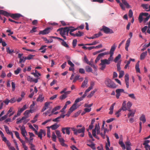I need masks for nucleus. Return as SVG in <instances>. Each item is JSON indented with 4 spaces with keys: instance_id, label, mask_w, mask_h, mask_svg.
Here are the masks:
<instances>
[{
    "instance_id": "cd10ccee",
    "label": "nucleus",
    "mask_w": 150,
    "mask_h": 150,
    "mask_svg": "<svg viewBox=\"0 0 150 150\" xmlns=\"http://www.w3.org/2000/svg\"><path fill=\"white\" fill-rule=\"evenodd\" d=\"M140 120L142 121L143 123H144L146 122V119L145 118V115H142V116L139 118Z\"/></svg>"
},
{
    "instance_id": "49530a36",
    "label": "nucleus",
    "mask_w": 150,
    "mask_h": 150,
    "mask_svg": "<svg viewBox=\"0 0 150 150\" xmlns=\"http://www.w3.org/2000/svg\"><path fill=\"white\" fill-rule=\"evenodd\" d=\"M83 100L82 98H81V97L79 98H78L75 100L74 103L76 105V104L78 103Z\"/></svg>"
},
{
    "instance_id": "8fccbe9b",
    "label": "nucleus",
    "mask_w": 150,
    "mask_h": 150,
    "mask_svg": "<svg viewBox=\"0 0 150 150\" xmlns=\"http://www.w3.org/2000/svg\"><path fill=\"white\" fill-rule=\"evenodd\" d=\"M128 96L134 100H136V98L134 93L128 94Z\"/></svg>"
},
{
    "instance_id": "9d476101",
    "label": "nucleus",
    "mask_w": 150,
    "mask_h": 150,
    "mask_svg": "<svg viewBox=\"0 0 150 150\" xmlns=\"http://www.w3.org/2000/svg\"><path fill=\"white\" fill-rule=\"evenodd\" d=\"M21 133L23 136L24 137L25 140H28V138L26 137L27 133L25 129V127L24 126H22L21 128Z\"/></svg>"
},
{
    "instance_id": "e2e57ef3",
    "label": "nucleus",
    "mask_w": 150,
    "mask_h": 150,
    "mask_svg": "<svg viewBox=\"0 0 150 150\" xmlns=\"http://www.w3.org/2000/svg\"><path fill=\"white\" fill-rule=\"evenodd\" d=\"M150 141L149 140H145L144 141L143 145L145 146H147L149 145L148 144L149 143Z\"/></svg>"
},
{
    "instance_id": "c9c22d12",
    "label": "nucleus",
    "mask_w": 150,
    "mask_h": 150,
    "mask_svg": "<svg viewBox=\"0 0 150 150\" xmlns=\"http://www.w3.org/2000/svg\"><path fill=\"white\" fill-rule=\"evenodd\" d=\"M85 69L86 71L88 72H92V68L88 66L86 67Z\"/></svg>"
},
{
    "instance_id": "338daca9",
    "label": "nucleus",
    "mask_w": 150,
    "mask_h": 150,
    "mask_svg": "<svg viewBox=\"0 0 150 150\" xmlns=\"http://www.w3.org/2000/svg\"><path fill=\"white\" fill-rule=\"evenodd\" d=\"M34 55L30 54L27 57H26V59L30 60L32 59Z\"/></svg>"
},
{
    "instance_id": "a19ab883",
    "label": "nucleus",
    "mask_w": 150,
    "mask_h": 150,
    "mask_svg": "<svg viewBox=\"0 0 150 150\" xmlns=\"http://www.w3.org/2000/svg\"><path fill=\"white\" fill-rule=\"evenodd\" d=\"M61 44L63 46L66 48H69V45L65 41H64V40L62 42Z\"/></svg>"
},
{
    "instance_id": "bf43d9fd",
    "label": "nucleus",
    "mask_w": 150,
    "mask_h": 150,
    "mask_svg": "<svg viewBox=\"0 0 150 150\" xmlns=\"http://www.w3.org/2000/svg\"><path fill=\"white\" fill-rule=\"evenodd\" d=\"M125 81H129V75L128 74H126L125 76Z\"/></svg>"
},
{
    "instance_id": "4c0bfd02",
    "label": "nucleus",
    "mask_w": 150,
    "mask_h": 150,
    "mask_svg": "<svg viewBox=\"0 0 150 150\" xmlns=\"http://www.w3.org/2000/svg\"><path fill=\"white\" fill-rule=\"evenodd\" d=\"M52 140L55 142L56 140V138H57V136L55 135V133L54 132H52Z\"/></svg>"
},
{
    "instance_id": "2f4dec72",
    "label": "nucleus",
    "mask_w": 150,
    "mask_h": 150,
    "mask_svg": "<svg viewBox=\"0 0 150 150\" xmlns=\"http://www.w3.org/2000/svg\"><path fill=\"white\" fill-rule=\"evenodd\" d=\"M88 80L86 78H85L81 85V87L83 88L85 87L88 83Z\"/></svg>"
},
{
    "instance_id": "a878e982",
    "label": "nucleus",
    "mask_w": 150,
    "mask_h": 150,
    "mask_svg": "<svg viewBox=\"0 0 150 150\" xmlns=\"http://www.w3.org/2000/svg\"><path fill=\"white\" fill-rule=\"evenodd\" d=\"M0 134L2 138V140L3 141H4L5 142H7L8 140H7L6 138L4 137L3 132L1 130H0Z\"/></svg>"
},
{
    "instance_id": "052dcab7",
    "label": "nucleus",
    "mask_w": 150,
    "mask_h": 150,
    "mask_svg": "<svg viewBox=\"0 0 150 150\" xmlns=\"http://www.w3.org/2000/svg\"><path fill=\"white\" fill-rule=\"evenodd\" d=\"M83 33L82 32H81L80 31L78 32V33H76V35L77 37H80L82 36L83 35Z\"/></svg>"
},
{
    "instance_id": "6e6d98bb",
    "label": "nucleus",
    "mask_w": 150,
    "mask_h": 150,
    "mask_svg": "<svg viewBox=\"0 0 150 150\" xmlns=\"http://www.w3.org/2000/svg\"><path fill=\"white\" fill-rule=\"evenodd\" d=\"M11 86L12 88V90L13 91H14L16 87V84L15 83L13 82H12L11 83Z\"/></svg>"
},
{
    "instance_id": "0eeeda50",
    "label": "nucleus",
    "mask_w": 150,
    "mask_h": 150,
    "mask_svg": "<svg viewBox=\"0 0 150 150\" xmlns=\"http://www.w3.org/2000/svg\"><path fill=\"white\" fill-rule=\"evenodd\" d=\"M101 30L103 31L106 34H111L114 33L112 29L105 26H103V28Z\"/></svg>"
},
{
    "instance_id": "603ef678",
    "label": "nucleus",
    "mask_w": 150,
    "mask_h": 150,
    "mask_svg": "<svg viewBox=\"0 0 150 150\" xmlns=\"http://www.w3.org/2000/svg\"><path fill=\"white\" fill-rule=\"evenodd\" d=\"M143 16V15H142V13H141L139 14V20L140 23H141L143 21V18H142Z\"/></svg>"
},
{
    "instance_id": "6e6552de",
    "label": "nucleus",
    "mask_w": 150,
    "mask_h": 150,
    "mask_svg": "<svg viewBox=\"0 0 150 150\" xmlns=\"http://www.w3.org/2000/svg\"><path fill=\"white\" fill-rule=\"evenodd\" d=\"M68 27H65L64 28H60L57 30V31H59L60 34L61 35H66Z\"/></svg>"
},
{
    "instance_id": "4468645a",
    "label": "nucleus",
    "mask_w": 150,
    "mask_h": 150,
    "mask_svg": "<svg viewBox=\"0 0 150 150\" xmlns=\"http://www.w3.org/2000/svg\"><path fill=\"white\" fill-rule=\"evenodd\" d=\"M11 17L15 20H17L21 17L22 16V15L20 14L16 13L13 14L10 16Z\"/></svg>"
},
{
    "instance_id": "ea45409f",
    "label": "nucleus",
    "mask_w": 150,
    "mask_h": 150,
    "mask_svg": "<svg viewBox=\"0 0 150 150\" xmlns=\"http://www.w3.org/2000/svg\"><path fill=\"white\" fill-rule=\"evenodd\" d=\"M121 57V55L120 54H119L115 58V59H114V62H115L117 63L118 61L120 59Z\"/></svg>"
},
{
    "instance_id": "20e7f679",
    "label": "nucleus",
    "mask_w": 150,
    "mask_h": 150,
    "mask_svg": "<svg viewBox=\"0 0 150 150\" xmlns=\"http://www.w3.org/2000/svg\"><path fill=\"white\" fill-rule=\"evenodd\" d=\"M100 61L101 62L100 65L101 66L100 69L102 70H104L105 69L106 65H109L110 64L107 59H101Z\"/></svg>"
},
{
    "instance_id": "1a4fd4ad",
    "label": "nucleus",
    "mask_w": 150,
    "mask_h": 150,
    "mask_svg": "<svg viewBox=\"0 0 150 150\" xmlns=\"http://www.w3.org/2000/svg\"><path fill=\"white\" fill-rule=\"evenodd\" d=\"M85 130V128L84 127H82V128L81 129H77L76 131V135H77L78 134V133H81L80 136L81 137H83L84 136V132Z\"/></svg>"
},
{
    "instance_id": "0e129e2a",
    "label": "nucleus",
    "mask_w": 150,
    "mask_h": 150,
    "mask_svg": "<svg viewBox=\"0 0 150 150\" xmlns=\"http://www.w3.org/2000/svg\"><path fill=\"white\" fill-rule=\"evenodd\" d=\"M133 14V12L131 9L129 10V18H131L132 17Z\"/></svg>"
},
{
    "instance_id": "4be33fe9",
    "label": "nucleus",
    "mask_w": 150,
    "mask_h": 150,
    "mask_svg": "<svg viewBox=\"0 0 150 150\" xmlns=\"http://www.w3.org/2000/svg\"><path fill=\"white\" fill-rule=\"evenodd\" d=\"M115 104V103H114L109 108L110 112H109V114L110 115H112L113 113L114 107Z\"/></svg>"
},
{
    "instance_id": "c85d7f7f",
    "label": "nucleus",
    "mask_w": 150,
    "mask_h": 150,
    "mask_svg": "<svg viewBox=\"0 0 150 150\" xmlns=\"http://www.w3.org/2000/svg\"><path fill=\"white\" fill-rule=\"evenodd\" d=\"M122 1L123 4L126 6L127 8H129L131 7L130 6L126 0H122Z\"/></svg>"
},
{
    "instance_id": "de8ad7c7",
    "label": "nucleus",
    "mask_w": 150,
    "mask_h": 150,
    "mask_svg": "<svg viewBox=\"0 0 150 150\" xmlns=\"http://www.w3.org/2000/svg\"><path fill=\"white\" fill-rule=\"evenodd\" d=\"M124 72L123 71H119V77L120 78L124 76Z\"/></svg>"
},
{
    "instance_id": "e433bc0d",
    "label": "nucleus",
    "mask_w": 150,
    "mask_h": 150,
    "mask_svg": "<svg viewBox=\"0 0 150 150\" xmlns=\"http://www.w3.org/2000/svg\"><path fill=\"white\" fill-rule=\"evenodd\" d=\"M126 102L125 101L123 102L122 107L121 108L122 109L123 111H125L127 110V107H126Z\"/></svg>"
},
{
    "instance_id": "ddd939ff",
    "label": "nucleus",
    "mask_w": 150,
    "mask_h": 150,
    "mask_svg": "<svg viewBox=\"0 0 150 150\" xmlns=\"http://www.w3.org/2000/svg\"><path fill=\"white\" fill-rule=\"evenodd\" d=\"M70 129L69 127H63L62 128V130L63 134H65L66 132L67 134L69 135L70 134Z\"/></svg>"
},
{
    "instance_id": "79ce46f5",
    "label": "nucleus",
    "mask_w": 150,
    "mask_h": 150,
    "mask_svg": "<svg viewBox=\"0 0 150 150\" xmlns=\"http://www.w3.org/2000/svg\"><path fill=\"white\" fill-rule=\"evenodd\" d=\"M55 132L58 139L61 138L62 135L60 131L58 130H56Z\"/></svg>"
},
{
    "instance_id": "7c9ffc66",
    "label": "nucleus",
    "mask_w": 150,
    "mask_h": 150,
    "mask_svg": "<svg viewBox=\"0 0 150 150\" xmlns=\"http://www.w3.org/2000/svg\"><path fill=\"white\" fill-rule=\"evenodd\" d=\"M42 131H43V129H40L37 135L38 137H39L41 140L42 139Z\"/></svg>"
},
{
    "instance_id": "aec40b11",
    "label": "nucleus",
    "mask_w": 150,
    "mask_h": 150,
    "mask_svg": "<svg viewBox=\"0 0 150 150\" xmlns=\"http://www.w3.org/2000/svg\"><path fill=\"white\" fill-rule=\"evenodd\" d=\"M65 115H61L60 116L57 117L53 119L52 120L53 121L55 122H58L59 121V119L61 118H64L65 116Z\"/></svg>"
},
{
    "instance_id": "5701e85b",
    "label": "nucleus",
    "mask_w": 150,
    "mask_h": 150,
    "mask_svg": "<svg viewBox=\"0 0 150 150\" xmlns=\"http://www.w3.org/2000/svg\"><path fill=\"white\" fill-rule=\"evenodd\" d=\"M0 14H2L6 16H10L9 13L3 10H0Z\"/></svg>"
},
{
    "instance_id": "412c9836",
    "label": "nucleus",
    "mask_w": 150,
    "mask_h": 150,
    "mask_svg": "<svg viewBox=\"0 0 150 150\" xmlns=\"http://www.w3.org/2000/svg\"><path fill=\"white\" fill-rule=\"evenodd\" d=\"M44 97L43 96L42 94H40L39 95L37 99V101L38 102H42L44 100Z\"/></svg>"
},
{
    "instance_id": "774afa93",
    "label": "nucleus",
    "mask_w": 150,
    "mask_h": 150,
    "mask_svg": "<svg viewBox=\"0 0 150 150\" xmlns=\"http://www.w3.org/2000/svg\"><path fill=\"white\" fill-rule=\"evenodd\" d=\"M132 105V103L130 102H128L127 104V108H130Z\"/></svg>"
},
{
    "instance_id": "09e8293b",
    "label": "nucleus",
    "mask_w": 150,
    "mask_h": 150,
    "mask_svg": "<svg viewBox=\"0 0 150 150\" xmlns=\"http://www.w3.org/2000/svg\"><path fill=\"white\" fill-rule=\"evenodd\" d=\"M21 71V69L20 68H18L16 70L14 71V74L16 75H17Z\"/></svg>"
},
{
    "instance_id": "3c124183",
    "label": "nucleus",
    "mask_w": 150,
    "mask_h": 150,
    "mask_svg": "<svg viewBox=\"0 0 150 150\" xmlns=\"http://www.w3.org/2000/svg\"><path fill=\"white\" fill-rule=\"evenodd\" d=\"M27 108V106L26 105H25L23 106V107L19 109L22 112L24 110H25Z\"/></svg>"
},
{
    "instance_id": "69168bd1",
    "label": "nucleus",
    "mask_w": 150,
    "mask_h": 150,
    "mask_svg": "<svg viewBox=\"0 0 150 150\" xmlns=\"http://www.w3.org/2000/svg\"><path fill=\"white\" fill-rule=\"evenodd\" d=\"M30 112L29 110H26L25 112H24V115L26 116V117H28V116L29 114H30Z\"/></svg>"
},
{
    "instance_id": "2eb2a0df",
    "label": "nucleus",
    "mask_w": 150,
    "mask_h": 150,
    "mask_svg": "<svg viewBox=\"0 0 150 150\" xmlns=\"http://www.w3.org/2000/svg\"><path fill=\"white\" fill-rule=\"evenodd\" d=\"M119 144L120 145V146L122 147L123 150H125L126 149L125 145L123 142L122 137V136H121V137H120V139L119 142Z\"/></svg>"
},
{
    "instance_id": "f3484780",
    "label": "nucleus",
    "mask_w": 150,
    "mask_h": 150,
    "mask_svg": "<svg viewBox=\"0 0 150 150\" xmlns=\"http://www.w3.org/2000/svg\"><path fill=\"white\" fill-rule=\"evenodd\" d=\"M59 126V125H58L57 123H55L50 127H47V128H51L52 130H54L57 129Z\"/></svg>"
},
{
    "instance_id": "f03ea898",
    "label": "nucleus",
    "mask_w": 150,
    "mask_h": 150,
    "mask_svg": "<svg viewBox=\"0 0 150 150\" xmlns=\"http://www.w3.org/2000/svg\"><path fill=\"white\" fill-rule=\"evenodd\" d=\"M105 83L106 86L108 87L112 88H115L117 87V86L115 83L108 78L106 79Z\"/></svg>"
},
{
    "instance_id": "473e14b6",
    "label": "nucleus",
    "mask_w": 150,
    "mask_h": 150,
    "mask_svg": "<svg viewBox=\"0 0 150 150\" xmlns=\"http://www.w3.org/2000/svg\"><path fill=\"white\" fill-rule=\"evenodd\" d=\"M142 6L144 9L146 11H149V6L147 4H142Z\"/></svg>"
},
{
    "instance_id": "b1692460",
    "label": "nucleus",
    "mask_w": 150,
    "mask_h": 150,
    "mask_svg": "<svg viewBox=\"0 0 150 150\" xmlns=\"http://www.w3.org/2000/svg\"><path fill=\"white\" fill-rule=\"evenodd\" d=\"M77 108L76 105L74 104L69 108V111L71 112L76 110Z\"/></svg>"
},
{
    "instance_id": "4d7b16f0",
    "label": "nucleus",
    "mask_w": 150,
    "mask_h": 150,
    "mask_svg": "<svg viewBox=\"0 0 150 150\" xmlns=\"http://www.w3.org/2000/svg\"><path fill=\"white\" fill-rule=\"evenodd\" d=\"M77 42V40L76 39H74L73 40L72 45L73 47L74 48L76 46Z\"/></svg>"
},
{
    "instance_id": "c756f323",
    "label": "nucleus",
    "mask_w": 150,
    "mask_h": 150,
    "mask_svg": "<svg viewBox=\"0 0 150 150\" xmlns=\"http://www.w3.org/2000/svg\"><path fill=\"white\" fill-rule=\"evenodd\" d=\"M135 110L132 111L130 112H129L128 115L127 116L128 118H129L130 117H134L135 113Z\"/></svg>"
},
{
    "instance_id": "a211bd4d",
    "label": "nucleus",
    "mask_w": 150,
    "mask_h": 150,
    "mask_svg": "<svg viewBox=\"0 0 150 150\" xmlns=\"http://www.w3.org/2000/svg\"><path fill=\"white\" fill-rule=\"evenodd\" d=\"M51 103H50L49 102H46L44 106L42 108L41 110V112H43L44 111H45L46 109L48 108V106Z\"/></svg>"
},
{
    "instance_id": "f704fd0d",
    "label": "nucleus",
    "mask_w": 150,
    "mask_h": 150,
    "mask_svg": "<svg viewBox=\"0 0 150 150\" xmlns=\"http://www.w3.org/2000/svg\"><path fill=\"white\" fill-rule=\"evenodd\" d=\"M20 141L22 143L24 149L28 148V147L25 145V142L24 140L22 139H20Z\"/></svg>"
},
{
    "instance_id": "5fc2aeb1",
    "label": "nucleus",
    "mask_w": 150,
    "mask_h": 150,
    "mask_svg": "<svg viewBox=\"0 0 150 150\" xmlns=\"http://www.w3.org/2000/svg\"><path fill=\"white\" fill-rule=\"evenodd\" d=\"M14 133L16 135V137L19 140H20V139H21L20 138V137L19 136V133L17 131H14Z\"/></svg>"
},
{
    "instance_id": "58836bf2",
    "label": "nucleus",
    "mask_w": 150,
    "mask_h": 150,
    "mask_svg": "<svg viewBox=\"0 0 150 150\" xmlns=\"http://www.w3.org/2000/svg\"><path fill=\"white\" fill-rule=\"evenodd\" d=\"M61 108V106H57L53 109L52 111V112H54L55 111L59 110Z\"/></svg>"
},
{
    "instance_id": "13d9d810",
    "label": "nucleus",
    "mask_w": 150,
    "mask_h": 150,
    "mask_svg": "<svg viewBox=\"0 0 150 150\" xmlns=\"http://www.w3.org/2000/svg\"><path fill=\"white\" fill-rule=\"evenodd\" d=\"M30 147L31 150H36L35 148V146L33 144H30Z\"/></svg>"
},
{
    "instance_id": "f257e3e1",
    "label": "nucleus",
    "mask_w": 150,
    "mask_h": 150,
    "mask_svg": "<svg viewBox=\"0 0 150 150\" xmlns=\"http://www.w3.org/2000/svg\"><path fill=\"white\" fill-rule=\"evenodd\" d=\"M97 134H100L103 139H105V135L103 134L102 133H100V127L99 126V124L98 123V124H96L95 125V128L92 130V134L93 136L95 138L99 139L98 136L96 135V132Z\"/></svg>"
},
{
    "instance_id": "680f3d73",
    "label": "nucleus",
    "mask_w": 150,
    "mask_h": 150,
    "mask_svg": "<svg viewBox=\"0 0 150 150\" xmlns=\"http://www.w3.org/2000/svg\"><path fill=\"white\" fill-rule=\"evenodd\" d=\"M67 97V96L65 94H63L60 97V99L61 100H63L66 98Z\"/></svg>"
},
{
    "instance_id": "dca6fc26",
    "label": "nucleus",
    "mask_w": 150,
    "mask_h": 150,
    "mask_svg": "<svg viewBox=\"0 0 150 150\" xmlns=\"http://www.w3.org/2000/svg\"><path fill=\"white\" fill-rule=\"evenodd\" d=\"M27 79L28 81L30 82H33L35 83H37L38 81V79H33L29 76H27Z\"/></svg>"
},
{
    "instance_id": "f8f14e48",
    "label": "nucleus",
    "mask_w": 150,
    "mask_h": 150,
    "mask_svg": "<svg viewBox=\"0 0 150 150\" xmlns=\"http://www.w3.org/2000/svg\"><path fill=\"white\" fill-rule=\"evenodd\" d=\"M116 96L117 98H119L120 96V93L123 92L124 93H127L124 91V90L122 89H118L116 90Z\"/></svg>"
},
{
    "instance_id": "c03bdc74",
    "label": "nucleus",
    "mask_w": 150,
    "mask_h": 150,
    "mask_svg": "<svg viewBox=\"0 0 150 150\" xmlns=\"http://www.w3.org/2000/svg\"><path fill=\"white\" fill-rule=\"evenodd\" d=\"M98 43H99L98 42H97L96 41H95L93 42L92 43H87V44H85V45H89V46L92 45H95Z\"/></svg>"
},
{
    "instance_id": "393cba45",
    "label": "nucleus",
    "mask_w": 150,
    "mask_h": 150,
    "mask_svg": "<svg viewBox=\"0 0 150 150\" xmlns=\"http://www.w3.org/2000/svg\"><path fill=\"white\" fill-rule=\"evenodd\" d=\"M103 56L102 53L99 54L95 60V62L96 63L100 59L103 57Z\"/></svg>"
},
{
    "instance_id": "bb28decb",
    "label": "nucleus",
    "mask_w": 150,
    "mask_h": 150,
    "mask_svg": "<svg viewBox=\"0 0 150 150\" xmlns=\"http://www.w3.org/2000/svg\"><path fill=\"white\" fill-rule=\"evenodd\" d=\"M97 89H94L93 91H92L87 96V97L89 98H90L91 97H92L93 95L97 91Z\"/></svg>"
},
{
    "instance_id": "37998d69",
    "label": "nucleus",
    "mask_w": 150,
    "mask_h": 150,
    "mask_svg": "<svg viewBox=\"0 0 150 150\" xmlns=\"http://www.w3.org/2000/svg\"><path fill=\"white\" fill-rule=\"evenodd\" d=\"M26 60V57H23L21 58L20 59V60L19 61V63H21L22 62L24 63L25 62V61Z\"/></svg>"
},
{
    "instance_id": "6ab92c4d",
    "label": "nucleus",
    "mask_w": 150,
    "mask_h": 150,
    "mask_svg": "<svg viewBox=\"0 0 150 150\" xmlns=\"http://www.w3.org/2000/svg\"><path fill=\"white\" fill-rule=\"evenodd\" d=\"M147 51H145L142 52L140 55V59L141 60L144 59L146 56L147 55Z\"/></svg>"
},
{
    "instance_id": "423d86ee",
    "label": "nucleus",
    "mask_w": 150,
    "mask_h": 150,
    "mask_svg": "<svg viewBox=\"0 0 150 150\" xmlns=\"http://www.w3.org/2000/svg\"><path fill=\"white\" fill-rule=\"evenodd\" d=\"M107 138V142L106 143L105 148L106 150H113V147H111L110 148H109V147L110 146V143L109 140V137L108 135L106 136Z\"/></svg>"
},
{
    "instance_id": "9b49d317",
    "label": "nucleus",
    "mask_w": 150,
    "mask_h": 150,
    "mask_svg": "<svg viewBox=\"0 0 150 150\" xmlns=\"http://www.w3.org/2000/svg\"><path fill=\"white\" fill-rule=\"evenodd\" d=\"M28 133L30 136V139H28V140H25L28 142L29 144H33V137H35V135L32 132H29Z\"/></svg>"
},
{
    "instance_id": "a18cd8bd",
    "label": "nucleus",
    "mask_w": 150,
    "mask_h": 150,
    "mask_svg": "<svg viewBox=\"0 0 150 150\" xmlns=\"http://www.w3.org/2000/svg\"><path fill=\"white\" fill-rule=\"evenodd\" d=\"M4 128L5 131L8 134H9L11 131H10L9 130L8 127L6 125H4Z\"/></svg>"
},
{
    "instance_id": "72a5a7b5",
    "label": "nucleus",
    "mask_w": 150,
    "mask_h": 150,
    "mask_svg": "<svg viewBox=\"0 0 150 150\" xmlns=\"http://www.w3.org/2000/svg\"><path fill=\"white\" fill-rule=\"evenodd\" d=\"M68 28H69L68 30L70 31L69 33H72L78 29V28H75L72 26L68 27Z\"/></svg>"
},
{
    "instance_id": "39448f33",
    "label": "nucleus",
    "mask_w": 150,
    "mask_h": 150,
    "mask_svg": "<svg viewBox=\"0 0 150 150\" xmlns=\"http://www.w3.org/2000/svg\"><path fill=\"white\" fill-rule=\"evenodd\" d=\"M52 28L51 27H48L45 28L43 30L40 31L39 33V35H46L49 33Z\"/></svg>"
},
{
    "instance_id": "7ed1b4c3",
    "label": "nucleus",
    "mask_w": 150,
    "mask_h": 150,
    "mask_svg": "<svg viewBox=\"0 0 150 150\" xmlns=\"http://www.w3.org/2000/svg\"><path fill=\"white\" fill-rule=\"evenodd\" d=\"M116 47V46L115 44L111 46V49L110 51V57L107 59L108 61L110 64L111 63V62L112 61L113 58V55L114 54V52Z\"/></svg>"
},
{
    "instance_id": "864d4df0",
    "label": "nucleus",
    "mask_w": 150,
    "mask_h": 150,
    "mask_svg": "<svg viewBox=\"0 0 150 150\" xmlns=\"http://www.w3.org/2000/svg\"><path fill=\"white\" fill-rule=\"evenodd\" d=\"M130 42V38H128L126 42V44H125V46L129 47V46Z\"/></svg>"
}]
</instances>
